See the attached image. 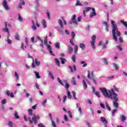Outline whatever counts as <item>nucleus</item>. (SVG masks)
<instances>
[{
	"instance_id": "obj_1",
	"label": "nucleus",
	"mask_w": 127,
	"mask_h": 127,
	"mask_svg": "<svg viewBox=\"0 0 127 127\" xmlns=\"http://www.w3.org/2000/svg\"><path fill=\"white\" fill-rule=\"evenodd\" d=\"M99 90L101 91L103 94V95L104 97L108 98V99H110L111 100H114L115 101H113V105L114 107L116 109L119 108V103H117L119 101V97H118V94L115 93L114 89H111L110 90H107L105 88H100Z\"/></svg>"
},
{
	"instance_id": "obj_2",
	"label": "nucleus",
	"mask_w": 127,
	"mask_h": 127,
	"mask_svg": "<svg viewBox=\"0 0 127 127\" xmlns=\"http://www.w3.org/2000/svg\"><path fill=\"white\" fill-rule=\"evenodd\" d=\"M111 23L112 24L113 39L115 42H117L118 41L117 37H120L121 36V32L119 31L115 21L112 20Z\"/></svg>"
},
{
	"instance_id": "obj_3",
	"label": "nucleus",
	"mask_w": 127,
	"mask_h": 127,
	"mask_svg": "<svg viewBox=\"0 0 127 127\" xmlns=\"http://www.w3.org/2000/svg\"><path fill=\"white\" fill-rule=\"evenodd\" d=\"M40 119V117L39 116V115H34V116L32 117V120L31 117H29L28 119L27 117L26 116H24V121L26 122H28L29 120V123L31 124H33V123L34 124H36L37 123H38V120H39Z\"/></svg>"
},
{
	"instance_id": "obj_4",
	"label": "nucleus",
	"mask_w": 127,
	"mask_h": 127,
	"mask_svg": "<svg viewBox=\"0 0 127 127\" xmlns=\"http://www.w3.org/2000/svg\"><path fill=\"white\" fill-rule=\"evenodd\" d=\"M71 38L70 39V43L72 45L74 46V53H76L77 55L78 54V46L77 45H75L74 43L73 42V40L75 39V34L74 32H71Z\"/></svg>"
},
{
	"instance_id": "obj_5",
	"label": "nucleus",
	"mask_w": 127,
	"mask_h": 127,
	"mask_svg": "<svg viewBox=\"0 0 127 127\" xmlns=\"http://www.w3.org/2000/svg\"><path fill=\"white\" fill-rule=\"evenodd\" d=\"M92 77H90V71L89 70H87V78H88L90 80H92V81L95 84H97V78H95L94 74V71H92L91 73Z\"/></svg>"
},
{
	"instance_id": "obj_6",
	"label": "nucleus",
	"mask_w": 127,
	"mask_h": 127,
	"mask_svg": "<svg viewBox=\"0 0 127 127\" xmlns=\"http://www.w3.org/2000/svg\"><path fill=\"white\" fill-rule=\"evenodd\" d=\"M47 40H48V37H47V36H46L45 39H44V44L45 45H47V48H48V51H49L50 54L52 55V56H53L54 57H55V55L54 54V53H53V52L52 51L51 47L49 45L47 44V43H48Z\"/></svg>"
},
{
	"instance_id": "obj_7",
	"label": "nucleus",
	"mask_w": 127,
	"mask_h": 127,
	"mask_svg": "<svg viewBox=\"0 0 127 127\" xmlns=\"http://www.w3.org/2000/svg\"><path fill=\"white\" fill-rule=\"evenodd\" d=\"M96 42V36L93 35L92 37V41L91 42V46L92 47V49H95V45H94V44Z\"/></svg>"
},
{
	"instance_id": "obj_8",
	"label": "nucleus",
	"mask_w": 127,
	"mask_h": 127,
	"mask_svg": "<svg viewBox=\"0 0 127 127\" xmlns=\"http://www.w3.org/2000/svg\"><path fill=\"white\" fill-rule=\"evenodd\" d=\"M71 21H70L69 22V23L71 25L72 23L74 24H77V20L76 19V15H73L72 18H71Z\"/></svg>"
},
{
	"instance_id": "obj_9",
	"label": "nucleus",
	"mask_w": 127,
	"mask_h": 127,
	"mask_svg": "<svg viewBox=\"0 0 127 127\" xmlns=\"http://www.w3.org/2000/svg\"><path fill=\"white\" fill-rule=\"evenodd\" d=\"M2 5L4 8H5V9L6 10H9V7L7 5V2L6 0H3L2 2Z\"/></svg>"
},
{
	"instance_id": "obj_10",
	"label": "nucleus",
	"mask_w": 127,
	"mask_h": 127,
	"mask_svg": "<svg viewBox=\"0 0 127 127\" xmlns=\"http://www.w3.org/2000/svg\"><path fill=\"white\" fill-rule=\"evenodd\" d=\"M4 24H5V28H3L2 29V31L7 32L8 35H10L9 32L8 31V29L7 28V22H5L4 23Z\"/></svg>"
},
{
	"instance_id": "obj_11",
	"label": "nucleus",
	"mask_w": 127,
	"mask_h": 127,
	"mask_svg": "<svg viewBox=\"0 0 127 127\" xmlns=\"http://www.w3.org/2000/svg\"><path fill=\"white\" fill-rule=\"evenodd\" d=\"M79 48H81V49L82 50V51H85V49H86V46H85V45L83 43H80L79 44Z\"/></svg>"
},
{
	"instance_id": "obj_12",
	"label": "nucleus",
	"mask_w": 127,
	"mask_h": 127,
	"mask_svg": "<svg viewBox=\"0 0 127 127\" xmlns=\"http://www.w3.org/2000/svg\"><path fill=\"white\" fill-rule=\"evenodd\" d=\"M58 23H59V25H60V26L61 28L63 29L64 26H63V23L61 19H58Z\"/></svg>"
},
{
	"instance_id": "obj_13",
	"label": "nucleus",
	"mask_w": 127,
	"mask_h": 127,
	"mask_svg": "<svg viewBox=\"0 0 127 127\" xmlns=\"http://www.w3.org/2000/svg\"><path fill=\"white\" fill-rule=\"evenodd\" d=\"M120 22L121 24H123L124 25V27H125L127 29V22L125 21L124 19L121 20Z\"/></svg>"
},
{
	"instance_id": "obj_14",
	"label": "nucleus",
	"mask_w": 127,
	"mask_h": 127,
	"mask_svg": "<svg viewBox=\"0 0 127 127\" xmlns=\"http://www.w3.org/2000/svg\"><path fill=\"white\" fill-rule=\"evenodd\" d=\"M100 120L102 121V123H105L106 124H108V122L106 120V118L103 117H101V118H100Z\"/></svg>"
},
{
	"instance_id": "obj_15",
	"label": "nucleus",
	"mask_w": 127,
	"mask_h": 127,
	"mask_svg": "<svg viewBox=\"0 0 127 127\" xmlns=\"http://www.w3.org/2000/svg\"><path fill=\"white\" fill-rule=\"evenodd\" d=\"M82 84H83V87L84 89H86L88 88L87 84L86 83L85 80H82Z\"/></svg>"
},
{
	"instance_id": "obj_16",
	"label": "nucleus",
	"mask_w": 127,
	"mask_h": 127,
	"mask_svg": "<svg viewBox=\"0 0 127 127\" xmlns=\"http://www.w3.org/2000/svg\"><path fill=\"white\" fill-rule=\"evenodd\" d=\"M120 118L121 119V121H122V122H124L125 120H126L127 119V117H126L125 115H122L120 116Z\"/></svg>"
},
{
	"instance_id": "obj_17",
	"label": "nucleus",
	"mask_w": 127,
	"mask_h": 127,
	"mask_svg": "<svg viewBox=\"0 0 127 127\" xmlns=\"http://www.w3.org/2000/svg\"><path fill=\"white\" fill-rule=\"evenodd\" d=\"M75 6H82V4L80 3V0H76Z\"/></svg>"
},
{
	"instance_id": "obj_18",
	"label": "nucleus",
	"mask_w": 127,
	"mask_h": 127,
	"mask_svg": "<svg viewBox=\"0 0 127 127\" xmlns=\"http://www.w3.org/2000/svg\"><path fill=\"white\" fill-rule=\"evenodd\" d=\"M42 25L44 26V28L47 27L46 21L45 19L42 20Z\"/></svg>"
},
{
	"instance_id": "obj_19",
	"label": "nucleus",
	"mask_w": 127,
	"mask_h": 127,
	"mask_svg": "<svg viewBox=\"0 0 127 127\" xmlns=\"http://www.w3.org/2000/svg\"><path fill=\"white\" fill-rule=\"evenodd\" d=\"M73 48L71 47H68V53L69 54H72V53L73 52Z\"/></svg>"
},
{
	"instance_id": "obj_20",
	"label": "nucleus",
	"mask_w": 127,
	"mask_h": 127,
	"mask_svg": "<svg viewBox=\"0 0 127 127\" xmlns=\"http://www.w3.org/2000/svg\"><path fill=\"white\" fill-rule=\"evenodd\" d=\"M71 84H72L73 85H76L77 84V83L76 82L75 78L74 77H72V80H71Z\"/></svg>"
},
{
	"instance_id": "obj_21",
	"label": "nucleus",
	"mask_w": 127,
	"mask_h": 127,
	"mask_svg": "<svg viewBox=\"0 0 127 127\" xmlns=\"http://www.w3.org/2000/svg\"><path fill=\"white\" fill-rule=\"evenodd\" d=\"M56 48H57L58 49H60V42H57L55 44Z\"/></svg>"
},
{
	"instance_id": "obj_22",
	"label": "nucleus",
	"mask_w": 127,
	"mask_h": 127,
	"mask_svg": "<svg viewBox=\"0 0 127 127\" xmlns=\"http://www.w3.org/2000/svg\"><path fill=\"white\" fill-rule=\"evenodd\" d=\"M10 35H7V43L8 44H11L12 41L9 39Z\"/></svg>"
},
{
	"instance_id": "obj_23",
	"label": "nucleus",
	"mask_w": 127,
	"mask_h": 127,
	"mask_svg": "<svg viewBox=\"0 0 127 127\" xmlns=\"http://www.w3.org/2000/svg\"><path fill=\"white\" fill-rule=\"evenodd\" d=\"M66 93H67V98L68 99L72 98V95H71L70 92L69 90L66 91Z\"/></svg>"
},
{
	"instance_id": "obj_24",
	"label": "nucleus",
	"mask_w": 127,
	"mask_h": 127,
	"mask_svg": "<svg viewBox=\"0 0 127 127\" xmlns=\"http://www.w3.org/2000/svg\"><path fill=\"white\" fill-rule=\"evenodd\" d=\"M55 61L56 62V65H57L58 67H60V64L59 61L57 59H55Z\"/></svg>"
},
{
	"instance_id": "obj_25",
	"label": "nucleus",
	"mask_w": 127,
	"mask_h": 127,
	"mask_svg": "<svg viewBox=\"0 0 127 127\" xmlns=\"http://www.w3.org/2000/svg\"><path fill=\"white\" fill-rule=\"evenodd\" d=\"M67 113L68 114V117L69 118H73V116H72V113H71V111L70 110H68L67 111Z\"/></svg>"
},
{
	"instance_id": "obj_26",
	"label": "nucleus",
	"mask_w": 127,
	"mask_h": 127,
	"mask_svg": "<svg viewBox=\"0 0 127 127\" xmlns=\"http://www.w3.org/2000/svg\"><path fill=\"white\" fill-rule=\"evenodd\" d=\"M58 81L59 83H60V84L62 85L63 86H64V84L63 83V82H62V81L61 80V79H60V78L59 77L58 78Z\"/></svg>"
},
{
	"instance_id": "obj_27",
	"label": "nucleus",
	"mask_w": 127,
	"mask_h": 127,
	"mask_svg": "<svg viewBox=\"0 0 127 127\" xmlns=\"http://www.w3.org/2000/svg\"><path fill=\"white\" fill-rule=\"evenodd\" d=\"M34 74H36V78L38 79H40L41 78V76H39V74L38 72L35 71Z\"/></svg>"
},
{
	"instance_id": "obj_28",
	"label": "nucleus",
	"mask_w": 127,
	"mask_h": 127,
	"mask_svg": "<svg viewBox=\"0 0 127 127\" xmlns=\"http://www.w3.org/2000/svg\"><path fill=\"white\" fill-rule=\"evenodd\" d=\"M72 96L74 100H77V98L76 97V93L75 92V91L72 92Z\"/></svg>"
},
{
	"instance_id": "obj_29",
	"label": "nucleus",
	"mask_w": 127,
	"mask_h": 127,
	"mask_svg": "<svg viewBox=\"0 0 127 127\" xmlns=\"http://www.w3.org/2000/svg\"><path fill=\"white\" fill-rule=\"evenodd\" d=\"M113 66H114L116 70H119V66H118V65H117V64L113 63Z\"/></svg>"
},
{
	"instance_id": "obj_30",
	"label": "nucleus",
	"mask_w": 127,
	"mask_h": 127,
	"mask_svg": "<svg viewBox=\"0 0 127 127\" xmlns=\"http://www.w3.org/2000/svg\"><path fill=\"white\" fill-rule=\"evenodd\" d=\"M81 64H83V65H82V67H85L87 66V64H85V62H83V61H81L80 62Z\"/></svg>"
},
{
	"instance_id": "obj_31",
	"label": "nucleus",
	"mask_w": 127,
	"mask_h": 127,
	"mask_svg": "<svg viewBox=\"0 0 127 127\" xmlns=\"http://www.w3.org/2000/svg\"><path fill=\"white\" fill-rule=\"evenodd\" d=\"M69 87H70V85L69 84H67V83L65 84V88L66 89V91H68V89H69Z\"/></svg>"
},
{
	"instance_id": "obj_32",
	"label": "nucleus",
	"mask_w": 127,
	"mask_h": 127,
	"mask_svg": "<svg viewBox=\"0 0 127 127\" xmlns=\"http://www.w3.org/2000/svg\"><path fill=\"white\" fill-rule=\"evenodd\" d=\"M35 62L36 64L38 66L40 65L41 62H38V59H35Z\"/></svg>"
},
{
	"instance_id": "obj_33",
	"label": "nucleus",
	"mask_w": 127,
	"mask_h": 127,
	"mask_svg": "<svg viewBox=\"0 0 127 127\" xmlns=\"http://www.w3.org/2000/svg\"><path fill=\"white\" fill-rule=\"evenodd\" d=\"M47 102V99H45L44 101L42 102V105H43V106H44V107H46V103Z\"/></svg>"
},
{
	"instance_id": "obj_34",
	"label": "nucleus",
	"mask_w": 127,
	"mask_h": 127,
	"mask_svg": "<svg viewBox=\"0 0 127 127\" xmlns=\"http://www.w3.org/2000/svg\"><path fill=\"white\" fill-rule=\"evenodd\" d=\"M60 59L61 60V63H62L63 64H65V60L63 58H60Z\"/></svg>"
},
{
	"instance_id": "obj_35",
	"label": "nucleus",
	"mask_w": 127,
	"mask_h": 127,
	"mask_svg": "<svg viewBox=\"0 0 127 127\" xmlns=\"http://www.w3.org/2000/svg\"><path fill=\"white\" fill-rule=\"evenodd\" d=\"M96 16V12H93L91 13V14H90V17L92 18L93 17V16Z\"/></svg>"
},
{
	"instance_id": "obj_36",
	"label": "nucleus",
	"mask_w": 127,
	"mask_h": 127,
	"mask_svg": "<svg viewBox=\"0 0 127 127\" xmlns=\"http://www.w3.org/2000/svg\"><path fill=\"white\" fill-rule=\"evenodd\" d=\"M28 113L29 116H32L33 115V110L31 109L28 110Z\"/></svg>"
},
{
	"instance_id": "obj_37",
	"label": "nucleus",
	"mask_w": 127,
	"mask_h": 127,
	"mask_svg": "<svg viewBox=\"0 0 127 127\" xmlns=\"http://www.w3.org/2000/svg\"><path fill=\"white\" fill-rule=\"evenodd\" d=\"M106 107H107V109L108 110V111H109L110 112L111 111V108L109 106V104H108V103L106 104Z\"/></svg>"
},
{
	"instance_id": "obj_38",
	"label": "nucleus",
	"mask_w": 127,
	"mask_h": 127,
	"mask_svg": "<svg viewBox=\"0 0 127 127\" xmlns=\"http://www.w3.org/2000/svg\"><path fill=\"white\" fill-rule=\"evenodd\" d=\"M75 59H76V55H74L72 56V57H71V60H72L73 62H75Z\"/></svg>"
},
{
	"instance_id": "obj_39",
	"label": "nucleus",
	"mask_w": 127,
	"mask_h": 127,
	"mask_svg": "<svg viewBox=\"0 0 127 127\" xmlns=\"http://www.w3.org/2000/svg\"><path fill=\"white\" fill-rule=\"evenodd\" d=\"M14 116H15V118H16V119H19V116L18 115L17 112H15V115H14Z\"/></svg>"
},
{
	"instance_id": "obj_40",
	"label": "nucleus",
	"mask_w": 127,
	"mask_h": 127,
	"mask_svg": "<svg viewBox=\"0 0 127 127\" xmlns=\"http://www.w3.org/2000/svg\"><path fill=\"white\" fill-rule=\"evenodd\" d=\"M117 112V109H114V110H113L112 111V116H115V113H116Z\"/></svg>"
},
{
	"instance_id": "obj_41",
	"label": "nucleus",
	"mask_w": 127,
	"mask_h": 127,
	"mask_svg": "<svg viewBox=\"0 0 127 127\" xmlns=\"http://www.w3.org/2000/svg\"><path fill=\"white\" fill-rule=\"evenodd\" d=\"M113 88L114 89L115 91H116L117 92H119V89L116 87V86H114Z\"/></svg>"
},
{
	"instance_id": "obj_42",
	"label": "nucleus",
	"mask_w": 127,
	"mask_h": 127,
	"mask_svg": "<svg viewBox=\"0 0 127 127\" xmlns=\"http://www.w3.org/2000/svg\"><path fill=\"white\" fill-rule=\"evenodd\" d=\"M48 72L49 73V75L51 76V78H52L53 80H54V76L52 74L51 72H50V71H48Z\"/></svg>"
},
{
	"instance_id": "obj_43",
	"label": "nucleus",
	"mask_w": 127,
	"mask_h": 127,
	"mask_svg": "<svg viewBox=\"0 0 127 127\" xmlns=\"http://www.w3.org/2000/svg\"><path fill=\"white\" fill-rule=\"evenodd\" d=\"M25 42L26 43L27 46H28L29 40L27 38H25Z\"/></svg>"
},
{
	"instance_id": "obj_44",
	"label": "nucleus",
	"mask_w": 127,
	"mask_h": 127,
	"mask_svg": "<svg viewBox=\"0 0 127 127\" xmlns=\"http://www.w3.org/2000/svg\"><path fill=\"white\" fill-rule=\"evenodd\" d=\"M8 126L10 127H13L12 123L10 121H9L8 123Z\"/></svg>"
},
{
	"instance_id": "obj_45",
	"label": "nucleus",
	"mask_w": 127,
	"mask_h": 127,
	"mask_svg": "<svg viewBox=\"0 0 127 127\" xmlns=\"http://www.w3.org/2000/svg\"><path fill=\"white\" fill-rule=\"evenodd\" d=\"M67 99V96L66 95H64L63 97V103H65V100Z\"/></svg>"
},
{
	"instance_id": "obj_46",
	"label": "nucleus",
	"mask_w": 127,
	"mask_h": 127,
	"mask_svg": "<svg viewBox=\"0 0 127 127\" xmlns=\"http://www.w3.org/2000/svg\"><path fill=\"white\" fill-rule=\"evenodd\" d=\"M15 38L17 40H20V37L19 36L18 34H16L15 36Z\"/></svg>"
},
{
	"instance_id": "obj_47",
	"label": "nucleus",
	"mask_w": 127,
	"mask_h": 127,
	"mask_svg": "<svg viewBox=\"0 0 127 127\" xmlns=\"http://www.w3.org/2000/svg\"><path fill=\"white\" fill-rule=\"evenodd\" d=\"M2 104L3 105H4L5 104L7 103V101H6V99H3L2 100V102H1Z\"/></svg>"
},
{
	"instance_id": "obj_48",
	"label": "nucleus",
	"mask_w": 127,
	"mask_h": 127,
	"mask_svg": "<svg viewBox=\"0 0 127 127\" xmlns=\"http://www.w3.org/2000/svg\"><path fill=\"white\" fill-rule=\"evenodd\" d=\"M91 9V8L90 7H87L85 8V11L86 12H88L89 11H90Z\"/></svg>"
},
{
	"instance_id": "obj_49",
	"label": "nucleus",
	"mask_w": 127,
	"mask_h": 127,
	"mask_svg": "<svg viewBox=\"0 0 127 127\" xmlns=\"http://www.w3.org/2000/svg\"><path fill=\"white\" fill-rule=\"evenodd\" d=\"M32 29L33 30H36V26L35 24L32 25Z\"/></svg>"
},
{
	"instance_id": "obj_50",
	"label": "nucleus",
	"mask_w": 127,
	"mask_h": 127,
	"mask_svg": "<svg viewBox=\"0 0 127 127\" xmlns=\"http://www.w3.org/2000/svg\"><path fill=\"white\" fill-rule=\"evenodd\" d=\"M95 95H96L98 97H100L99 92H95Z\"/></svg>"
},
{
	"instance_id": "obj_51",
	"label": "nucleus",
	"mask_w": 127,
	"mask_h": 127,
	"mask_svg": "<svg viewBox=\"0 0 127 127\" xmlns=\"http://www.w3.org/2000/svg\"><path fill=\"white\" fill-rule=\"evenodd\" d=\"M15 76L16 78L17 79H19V76H18V74H17V72H15Z\"/></svg>"
},
{
	"instance_id": "obj_52",
	"label": "nucleus",
	"mask_w": 127,
	"mask_h": 127,
	"mask_svg": "<svg viewBox=\"0 0 127 127\" xmlns=\"http://www.w3.org/2000/svg\"><path fill=\"white\" fill-rule=\"evenodd\" d=\"M27 56H28V58L29 59H32V61H33V57L32 56H31V55H30V54H29V53L28 54H27Z\"/></svg>"
},
{
	"instance_id": "obj_53",
	"label": "nucleus",
	"mask_w": 127,
	"mask_h": 127,
	"mask_svg": "<svg viewBox=\"0 0 127 127\" xmlns=\"http://www.w3.org/2000/svg\"><path fill=\"white\" fill-rule=\"evenodd\" d=\"M38 127H45L44 125L42 123H40V124H38Z\"/></svg>"
},
{
	"instance_id": "obj_54",
	"label": "nucleus",
	"mask_w": 127,
	"mask_h": 127,
	"mask_svg": "<svg viewBox=\"0 0 127 127\" xmlns=\"http://www.w3.org/2000/svg\"><path fill=\"white\" fill-rule=\"evenodd\" d=\"M119 40L120 41V43H122L123 42V39L122 37H120L119 38Z\"/></svg>"
},
{
	"instance_id": "obj_55",
	"label": "nucleus",
	"mask_w": 127,
	"mask_h": 127,
	"mask_svg": "<svg viewBox=\"0 0 127 127\" xmlns=\"http://www.w3.org/2000/svg\"><path fill=\"white\" fill-rule=\"evenodd\" d=\"M25 1H24V0H22L21 1L19 2V3L20 4H22L23 5H25Z\"/></svg>"
},
{
	"instance_id": "obj_56",
	"label": "nucleus",
	"mask_w": 127,
	"mask_h": 127,
	"mask_svg": "<svg viewBox=\"0 0 127 127\" xmlns=\"http://www.w3.org/2000/svg\"><path fill=\"white\" fill-rule=\"evenodd\" d=\"M32 67L34 68L36 67L35 64H34V61L33 60L32 63Z\"/></svg>"
},
{
	"instance_id": "obj_57",
	"label": "nucleus",
	"mask_w": 127,
	"mask_h": 127,
	"mask_svg": "<svg viewBox=\"0 0 127 127\" xmlns=\"http://www.w3.org/2000/svg\"><path fill=\"white\" fill-rule=\"evenodd\" d=\"M52 125L53 127H56V124L54 122V121H52Z\"/></svg>"
},
{
	"instance_id": "obj_58",
	"label": "nucleus",
	"mask_w": 127,
	"mask_h": 127,
	"mask_svg": "<svg viewBox=\"0 0 127 127\" xmlns=\"http://www.w3.org/2000/svg\"><path fill=\"white\" fill-rule=\"evenodd\" d=\"M103 63H104L105 64H108V62L107 61L106 59H104L103 60Z\"/></svg>"
},
{
	"instance_id": "obj_59",
	"label": "nucleus",
	"mask_w": 127,
	"mask_h": 127,
	"mask_svg": "<svg viewBox=\"0 0 127 127\" xmlns=\"http://www.w3.org/2000/svg\"><path fill=\"white\" fill-rule=\"evenodd\" d=\"M117 48L119 50H120L121 51H123V49L122 48V47H121L120 45H118L117 46Z\"/></svg>"
},
{
	"instance_id": "obj_60",
	"label": "nucleus",
	"mask_w": 127,
	"mask_h": 127,
	"mask_svg": "<svg viewBox=\"0 0 127 127\" xmlns=\"http://www.w3.org/2000/svg\"><path fill=\"white\" fill-rule=\"evenodd\" d=\"M47 15L48 17V19H50V13L49 11L47 12Z\"/></svg>"
},
{
	"instance_id": "obj_61",
	"label": "nucleus",
	"mask_w": 127,
	"mask_h": 127,
	"mask_svg": "<svg viewBox=\"0 0 127 127\" xmlns=\"http://www.w3.org/2000/svg\"><path fill=\"white\" fill-rule=\"evenodd\" d=\"M35 85H36V87L37 89L38 90H39V85H38V83L37 82H36V83H35Z\"/></svg>"
},
{
	"instance_id": "obj_62",
	"label": "nucleus",
	"mask_w": 127,
	"mask_h": 127,
	"mask_svg": "<svg viewBox=\"0 0 127 127\" xmlns=\"http://www.w3.org/2000/svg\"><path fill=\"white\" fill-rule=\"evenodd\" d=\"M5 94H6V95H7L8 96H10V91H6Z\"/></svg>"
},
{
	"instance_id": "obj_63",
	"label": "nucleus",
	"mask_w": 127,
	"mask_h": 127,
	"mask_svg": "<svg viewBox=\"0 0 127 127\" xmlns=\"http://www.w3.org/2000/svg\"><path fill=\"white\" fill-rule=\"evenodd\" d=\"M64 120L65 122H67L68 120L67 117L66 115H64Z\"/></svg>"
},
{
	"instance_id": "obj_64",
	"label": "nucleus",
	"mask_w": 127,
	"mask_h": 127,
	"mask_svg": "<svg viewBox=\"0 0 127 127\" xmlns=\"http://www.w3.org/2000/svg\"><path fill=\"white\" fill-rule=\"evenodd\" d=\"M21 48L23 50H24V44L23 43H21Z\"/></svg>"
}]
</instances>
